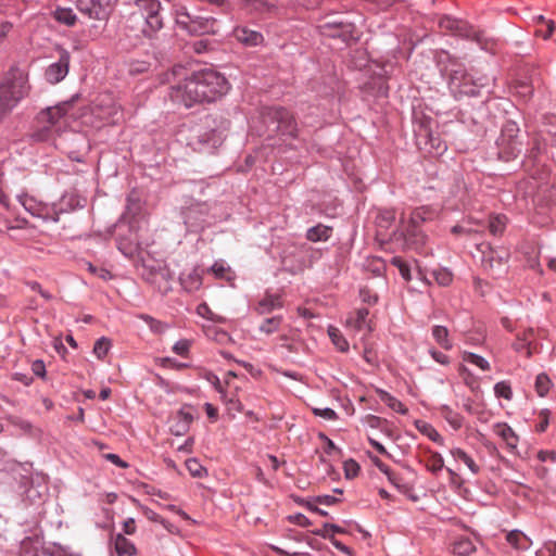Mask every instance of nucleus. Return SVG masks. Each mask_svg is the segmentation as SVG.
<instances>
[{
	"mask_svg": "<svg viewBox=\"0 0 556 556\" xmlns=\"http://www.w3.org/2000/svg\"><path fill=\"white\" fill-rule=\"evenodd\" d=\"M227 79L213 68L194 72L177 85L170 87V99L186 108L211 103L227 93Z\"/></svg>",
	"mask_w": 556,
	"mask_h": 556,
	"instance_id": "f257e3e1",
	"label": "nucleus"
},
{
	"mask_svg": "<svg viewBox=\"0 0 556 556\" xmlns=\"http://www.w3.org/2000/svg\"><path fill=\"white\" fill-rule=\"evenodd\" d=\"M29 91L28 75L17 66H11L0 77V124L28 97Z\"/></svg>",
	"mask_w": 556,
	"mask_h": 556,
	"instance_id": "f03ea898",
	"label": "nucleus"
},
{
	"mask_svg": "<svg viewBox=\"0 0 556 556\" xmlns=\"http://www.w3.org/2000/svg\"><path fill=\"white\" fill-rule=\"evenodd\" d=\"M72 108V102H63L41 111L37 116L38 127L33 138L37 141L55 142V138L61 136L70 124L68 112Z\"/></svg>",
	"mask_w": 556,
	"mask_h": 556,
	"instance_id": "7ed1b4c3",
	"label": "nucleus"
},
{
	"mask_svg": "<svg viewBox=\"0 0 556 556\" xmlns=\"http://www.w3.org/2000/svg\"><path fill=\"white\" fill-rule=\"evenodd\" d=\"M444 72L448 78V87L456 97H475L479 93L480 88L486 86V77L473 78L455 60H450L448 64L444 67Z\"/></svg>",
	"mask_w": 556,
	"mask_h": 556,
	"instance_id": "20e7f679",
	"label": "nucleus"
},
{
	"mask_svg": "<svg viewBox=\"0 0 556 556\" xmlns=\"http://www.w3.org/2000/svg\"><path fill=\"white\" fill-rule=\"evenodd\" d=\"M262 121L269 135L278 136L282 141L298 138V124L294 116L281 106L265 108L262 111Z\"/></svg>",
	"mask_w": 556,
	"mask_h": 556,
	"instance_id": "39448f33",
	"label": "nucleus"
},
{
	"mask_svg": "<svg viewBox=\"0 0 556 556\" xmlns=\"http://www.w3.org/2000/svg\"><path fill=\"white\" fill-rule=\"evenodd\" d=\"M176 24L190 35L202 36L217 33V21L212 16H200L191 13L185 4L174 5Z\"/></svg>",
	"mask_w": 556,
	"mask_h": 556,
	"instance_id": "423d86ee",
	"label": "nucleus"
},
{
	"mask_svg": "<svg viewBox=\"0 0 556 556\" xmlns=\"http://www.w3.org/2000/svg\"><path fill=\"white\" fill-rule=\"evenodd\" d=\"M428 210L420 207L413 211L409 218L406 220L404 216L401 217V224L395 231V236L403 239V245L408 249H419L425 244V235L419 230V226L428 217Z\"/></svg>",
	"mask_w": 556,
	"mask_h": 556,
	"instance_id": "0eeeda50",
	"label": "nucleus"
},
{
	"mask_svg": "<svg viewBox=\"0 0 556 556\" xmlns=\"http://www.w3.org/2000/svg\"><path fill=\"white\" fill-rule=\"evenodd\" d=\"M518 134L519 127L517 123L509 121L504 124L496 141L501 160L510 161L521 153L522 142L519 140Z\"/></svg>",
	"mask_w": 556,
	"mask_h": 556,
	"instance_id": "6e6552de",
	"label": "nucleus"
},
{
	"mask_svg": "<svg viewBox=\"0 0 556 556\" xmlns=\"http://www.w3.org/2000/svg\"><path fill=\"white\" fill-rule=\"evenodd\" d=\"M117 0H77V9L89 18L103 21L112 12Z\"/></svg>",
	"mask_w": 556,
	"mask_h": 556,
	"instance_id": "1a4fd4ad",
	"label": "nucleus"
},
{
	"mask_svg": "<svg viewBox=\"0 0 556 556\" xmlns=\"http://www.w3.org/2000/svg\"><path fill=\"white\" fill-rule=\"evenodd\" d=\"M479 249L482 253V266L493 275H500L504 271V266L508 260V253L504 250H496L489 244H481Z\"/></svg>",
	"mask_w": 556,
	"mask_h": 556,
	"instance_id": "9d476101",
	"label": "nucleus"
},
{
	"mask_svg": "<svg viewBox=\"0 0 556 556\" xmlns=\"http://www.w3.org/2000/svg\"><path fill=\"white\" fill-rule=\"evenodd\" d=\"M135 4L144 16L146 23L151 30L156 31L163 27V18L160 14L162 9L160 0H135Z\"/></svg>",
	"mask_w": 556,
	"mask_h": 556,
	"instance_id": "9b49d317",
	"label": "nucleus"
},
{
	"mask_svg": "<svg viewBox=\"0 0 556 556\" xmlns=\"http://www.w3.org/2000/svg\"><path fill=\"white\" fill-rule=\"evenodd\" d=\"M71 55L65 49H60V58L58 62L50 64L45 73L47 81L50 84H58L68 73Z\"/></svg>",
	"mask_w": 556,
	"mask_h": 556,
	"instance_id": "f8f14e48",
	"label": "nucleus"
},
{
	"mask_svg": "<svg viewBox=\"0 0 556 556\" xmlns=\"http://www.w3.org/2000/svg\"><path fill=\"white\" fill-rule=\"evenodd\" d=\"M121 108L110 93L100 94L94 102V113L101 118L112 119L116 122Z\"/></svg>",
	"mask_w": 556,
	"mask_h": 556,
	"instance_id": "ddd939ff",
	"label": "nucleus"
},
{
	"mask_svg": "<svg viewBox=\"0 0 556 556\" xmlns=\"http://www.w3.org/2000/svg\"><path fill=\"white\" fill-rule=\"evenodd\" d=\"M68 143L80 146L86 152L89 146L86 143L85 139L78 134H70L65 138L61 139L60 143L54 142V146L63 150L72 161L83 162L84 153H81L80 149L71 150L70 147H67Z\"/></svg>",
	"mask_w": 556,
	"mask_h": 556,
	"instance_id": "4468645a",
	"label": "nucleus"
},
{
	"mask_svg": "<svg viewBox=\"0 0 556 556\" xmlns=\"http://www.w3.org/2000/svg\"><path fill=\"white\" fill-rule=\"evenodd\" d=\"M18 202L24 206V208L29 212L33 216L40 217L45 220H53L58 222V214H50L51 208L47 205L38 203L34 198L28 197L26 194L18 195Z\"/></svg>",
	"mask_w": 556,
	"mask_h": 556,
	"instance_id": "2eb2a0df",
	"label": "nucleus"
},
{
	"mask_svg": "<svg viewBox=\"0 0 556 556\" xmlns=\"http://www.w3.org/2000/svg\"><path fill=\"white\" fill-rule=\"evenodd\" d=\"M232 35L237 41L245 47H257L264 42V36L262 33L251 29L248 26L235 27Z\"/></svg>",
	"mask_w": 556,
	"mask_h": 556,
	"instance_id": "dca6fc26",
	"label": "nucleus"
},
{
	"mask_svg": "<svg viewBox=\"0 0 556 556\" xmlns=\"http://www.w3.org/2000/svg\"><path fill=\"white\" fill-rule=\"evenodd\" d=\"M418 144H424L425 148L429 146V152L438 155L446 150L445 142L431 131H426L425 135L419 134Z\"/></svg>",
	"mask_w": 556,
	"mask_h": 556,
	"instance_id": "f3484780",
	"label": "nucleus"
},
{
	"mask_svg": "<svg viewBox=\"0 0 556 556\" xmlns=\"http://www.w3.org/2000/svg\"><path fill=\"white\" fill-rule=\"evenodd\" d=\"M179 280L187 292H195L202 286V273L198 268H193L188 273H182Z\"/></svg>",
	"mask_w": 556,
	"mask_h": 556,
	"instance_id": "a211bd4d",
	"label": "nucleus"
},
{
	"mask_svg": "<svg viewBox=\"0 0 556 556\" xmlns=\"http://www.w3.org/2000/svg\"><path fill=\"white\" fill-rule=\"evenodd\" d=\"M243 10L250 14H265L275 10V7L265 0H239Z\"/></svg>",
	"mask_w": 556,
	"mask_h": 556,
	"instance_id": "6ab92c4d",
	"label": "nucleus"
},
{
	"mask_svg": "<svg viewBox=\"0 0 556 556\" xmlns=\"http://www.w3.org/2000/svg\"><path fill=\"white\" fill-rule=\"evenodd\" d=\"M204 214H205L204 206L198 205V206L190 207L186 212L185 223L188 226L193 227L195 229H202L205 226L206 220H205V218L200 217L199 215L202 216Z\"/></svg>",
	"mask_w": 556,
	"mask_h": 556,
	"instance_id": "aec40b11",
	"label": "nucleus"
},
{
	"mask_svg": "<svg viewBox=\"0 0 556 556\" xmlns=\"http://www.w3.org/2000/svg\"><path fill=\"white\" fill-rule=\"evenodd\" d=\"M506 541L510 546L519 551H526L532 544L531 540L520 530H511L507 532Z\"/></svg>",
	"mask_w": 556,
	"mask_h": 556,
	"instance_id": "412c9836",
	"label": "nucleus"
},
{
	"mask_svg": "<svg viewBox=\"0 0 556 556\" xmlns=\"http://www.w3.org/2000/svg\"><path fill=\"white\" fill-rule=\"evenodd\" d=\"M114 548L117 556H134L137 553L135 544L122 533L114 538Z\"/></svg>",
	"mask_w": 556,
	"mask_h": 556,
	"instance_id": "4be33fe9",
	"label": "nucleus"
},
{
	"mask_svg": "<svg viewBox=\"0 0 556 556\" xmlns=\"http://www.w3.org/2000/svg\"><path fill=\"white\" fill-rule=\"evenodd\" d=\"M494 432L501 437L509 448H515L518 443V437L507 424H496Z\"/></svg>",
	"mask_w": 556,
	"mask_h": 556,
	"instance_id": "5701e85b",
	"label": "nucleus"
},
{
	"mask_svg": "<svg viewBox=\"0 0 556 556\" xmlns=\"http://www.w3.org/2000/svg\"><path fill=\"white\" fill-rule=\"evenodd\" d=\"M415 427L421 434L429 438L432 442L438 443L439 445L444 444L442 435L435 430V428L431 424L424 420H416Z\"/></svg>",
	"mask_w": 556,
	"mask_h": 556,
	"instance_id": "b1692460",
	"label": "nucleus"
},
{
	"mask_svg": "<svg viewBox=\"0 0 556 556\" xmlns=\"http://www.w3.org/2000/svg\"><path fill=\"white\" fill-rule=\"evenodd\" d=\"M332 228L318 224L307 229L306 238L312 242L327 241L331 236Z\"/></svg>",
	"mask_w": 556,
	"mask_h": 556,
	"instance_id": "393cba45",
	"label": "nucleus"
},
{
	"mask_svg": "<svg viewBox=\"0 0 556 556\" xmlns=\"http://www.w3.org/2000/svg\"><path fill=\"white\" fill-rule=\"evenodd\" d=\"M281 306L282 302L279 295L267 294L258 302L256 309L260 314H267L273 309L279 308Z\"/></svg>",
	"mask_w": 556,
	"mask_h": 556,
	"instance_id": "a878e982",
	"label": "nucleus"
},
{
	"mask_svg": "<svg viewBox=\"0 0 556 556\" xmlns=\"http://www.w3.org/2000/svg\"><path fill=\"white\" fill-rule=\"evenodd\" d=\"M53 18L61 24L72 27L77 22V16L70 8H56L53 11Z\"/></svg>",
	"mask_w": 556,
	"mask_h": 556,
	"instance_id": "bb28decb",
	"label": "nucleus"
},
{
	"mask_svg": "<svg viewBox=\"0 0 556 556\" xmlns=\"http://www.w3.org/2000/svg\"><path fill=\"white\" fill-rule=\"evenodd\" d=\"M451 454L456 460L463 462L473 475H478L480 472V466L477 465L472 457L464 450L459 447L452 448Z\"/></svg>",
	"mask_w": 556,
	"mask_h": 556,
	"instance_id": "cd10ccee",
	"label": "nucleus"
},
{
	"mask_svg": "<svg viewBox=\"0 0 556 556\" xmlns=\"http://www.w3.org/2000/svg\"><path fill=\"white\" fill-rule=\"evenodd\" d=\"M432 337L442 349L451 350L453 348V343L450 339L448 330L446 327L434 326L432 328Z\"/></svg>",
	"mask_w": 556,
	"mask_h": 556,
	"instance_id": "c85d7f7f",
	"label": "nucleus"
},
{
	"mask_svg": "<svg viewBox=\"0 0 556 556\" xmlns=\"http://www.w3.org/2000/svg\"><path fill=\"white\" fill-rule=\"evenodd\" d=\"M440 414L453 429L458 430L462 428L464 420L463 416L457 412H454L450 406H441Z\"/></svg>",
	"mask_w": 556,
	"mask_h": 556,
	"instance_id": "c756f323",
	"label": "nucleus"
},
{
	"mask_svg": "<svg viewBox=\"0 0 556 556\" xmlns=\"http://www.w3.org/2000/svg\"><path fill=\"white\" fill-rule=\"evenodd\" d=\"M453 554L457 556H469L476 551L473 542L468 538H460L453 544Z\"/></svg>",
	"mask_w": 556,
	"mask_h": 556,
	"instance_id": "7c9ffc66",
	"label": "nucleus"
},
{
	"mask_svg": "<svg viewBox=\"0 0 556 556\" xmlns=\"http://www.w3.org/2000/svg\"><path fill=\"white\" fill-rule=\"evenodd\" d=\"M379 395H380V400L384 404H387L392 410H394V412H396L399 414H402V415H406L408 413L407 407L400 400H397L396 397L392 396L388 392L380 391Z\"/></svg>",
	"mask_w": 556,
	"mask_h": 556,
	"instance_id": "2f4dec72",
	"label": "nucleus"
},
{
	"mask_svg": "<svg viewBox=\"0 0 556 556\" xmlns=\"http://www.w3.org/2000/svg\"><path fill=\"white\" fill-rule=\"evenodd\" d=\"M368 314L369 312L367 308H358L348 318V326L356 330H361L366 325Z\"/></svg>",
	"mask_w": 556,
	"mask_h": 556,
	"instance_id": "473e14b6",
	"label": "nucleus"
},
{
	"mask_svg": "<svg viewBox=\"0 0 556 556\" xmlns=\"http://www.w3.org/2000/svg\"><path fill=\"white\" fill-rule=\"evenodd\" d=\"M507 218L504 215L491 216L488 222V229L493 236H501L506 228Z\"/></svg>",
	"mask_w": 556,
	"mask_h": 556,
	"instance_id": "72a5a7b5",
	"label": "nucleus"
},
{
	"mask_svg": "<svg viewBox=\"0 0 556 556\" xmlns=\"http://www.w3.org/2000/svg\"><path fill=\"white\" fill-rule=\"evenodd\" d=\"M539 256H540V251L535 247H530L529 251L525 252L527 266L529 268L534 269V270L539 271L540 274H542L543 270L540 265Z\"/></svg>",
	"mask_w": 556,
	"mask_h": 556,
	"instance_id": "f704fd0d",
	"label": "nucleus"
},
{
	"mask_svg": "<svg viewBox=\"0 0 556 556\" xmlns=\"http://www.w3.org/2000/svg\"><path fill=\"white\" fill-rule=\"evenodd\" d=\"M328 334L339 351L346 352L349 350V342L341 334L338 328L330 326L328 328Z\"/></svg>",
	"mask_w": 556,
	"mask_h": 556,
	"instance_id": "c9c22d12",
	"label": "nucleus"
},
{
	"mask_svg": "<svg viewBox=\"0 0 556 556\" xmlns=\"http://www.w3.org/2000/svg\"><path fill=\"white\" fill-rule=\"evenodd\" d=\"M394 220L395 211L393 210H381L376 218L377 226L383 229H388Z\"/></svg>",
	"mask_w": 556,
	"mask_h": 556,
	"instance_id": "e433bc0d",
	"label": "nucleus"
},
{
	"mask_svg": "<svg viewBox=\"0 0 556 556\" xmlns=\"http://www.w3.org/2000/svg\"><path fill=\"white\" fill-rule=\"evenodd\" d=\"M463 361L476 365L477 367L484 371L490 370L489 362L478 354L471 352H464Z\"/></svg>",
	"mask_w": 556,
	"mask_h": 556,
	"instance_id": "4c0bfd02",
	"label": "nucleus"
},
{
	"mask_svg": "<svg viewBox=\"0 0 556 556\" xmlns=\"http://www.w3.org/2000/svg\"><path fill=\"white\" fill-rule=\"evenodd\" d=\"M313 533L315 535L321 536L324 539H333L334 533H344V530L333 523H324L321 529L314 530Z\"/></svg>",
	"mask_w": 556,
	"mask_h": 556,
	"instance_id": "58836bf2",
	"label": "nucleus"
},
{
	"mask_svg": "<svg viewBox=\"0 0 556 556\" xmlns=\"http://www.w3.org/2000/svg\"><path fill=\"white\" fill-rule=\"evenodd\" d=\"M111 348V341L104 337L98 339L93 345V354L99 359H103Z\"/></svg>",
	"mask_w": 556,
	"mask_h": 556,
	"instance_id": "ea45409f",
	"label": "nucleus"
},
{
	"mask_svg": "<svg viewBox=\"0 0 556 556\" xmlns=\"http://www.w3.org/2000/svg\"><path fill=\"white\" fill-rule=\"evenodd\" d=\"M426 467L432 473H438L444 467V460L439 453H432L426 462Z\"/></svg>",
	"mask_w": 556,
	"mask_h": 556,
	"instance_id": "a19ab883",
	"label": "nucleus"
},
{
	"mask_svg": "<svg viewBox=\"0 0 556 556\" xmlns=\"http://www.w3.org/2000/svg\"><path fill=\"white\" fill-rule=\"evenodd\" d=\"M281 321V316L267 318L261 325L260 330L266 334H271L279 329Z\"/></svg>",
	"mask_w": 556,
	"mask_h": 556,
	"instance_id": "79ce46f5",
	"label": "nucleus"
},
{
	"mask_svg": "<svg viewBox=\"0 0 556 556\" xmlns=\"http://www.w3.org/2000/svg\"><path fill=\"white\" fill-rule=\"evenodd\" d=\"M186 467L192 477L202 478L206 475V469L200 464V462L197 458L187 459Z\"/></svg>",
	"mask_w": 556,
	"mask_h": 556,
	"instance_id": "37998d69",
	"label": "nucleus"
},
{
	"mask_svg": "<svg viewBox=\"0 0 556 556\" xmlns=\"http://www.w3.org/2000/svg\"><path fill=\"white\" fill-rule=\"evenodd\" d=\"M551 387V380L545 374H540L535 379V390L540 396H544Z\"/></svg>",
	"mask_w": 556,
	"mask_h": 556,
	"instance_id": "c03bdc74",
	"label": "nucleus"
},
{
	"mask_svg": "<svg viewBox=\"0 0 556 556\" xmlns=\"http://www.w3.org/2000/svg\"><path fill=\"white\" fill-rule=\"evenodd\" d=\"M389 481L396 488L399 489L401 492L403 493H407L412 490V486L405 482L397 473H395L394 471H390L388 475H387Z\"/></svg>",
	"mask_w": 556,
	"mask_h": 556,
	"instance_id": "a18cd8bd",
	"label": "nucleus"
},
{
	"mask_svg": "<svg viewBox=\"0 0 556 556\" xmlns=\"http://www.w3.org/2000/svg\"><path fill=\"white\" fill-rule=\"evenodd\" d=\"M494 392L498 397H504L506 400H511L513 397L510 384L506 381L497 382L494 387Z\"/></svg>",
	"mask_w": 556,
	"mask_h": 556,
	"instance_id": "49530a36",
	"label": "nucleus"
},
{
	"mask_svg": "<svg viewBox=\"0 0 556 556\" xmlns=\"http://www.w3.org/2000/svg\"><path fill=\"white\" fill-rule=\"evenodd\" d=\"M434 280L443 287L448 286L453 280V275L447 269H439L433 271Z\"/></svg>",
	"mask_w": 556,
	"mask_h": 556,
	"instance_id": "de8ad7c7",
	"label": "nucleus"
},
{
	"mask_svg": "<svg viewBox=\"0 0 556 556\" xmlns=\"http://www.w3.org/2000/svg\"><path fill=\"white\" fill-rule=\"evenodd\" d=\"M392 264L399 268L401 276L406 280H410V269L409 266L400 257H393Z\"/></svg>",
	"mask_w": 556,
	"mask_h": 556,
	"instance_id": "09e8293b",
	"label": "nucleus"
},
{
	"mask_svg": "<svg viewBox=\"0 0 556 556\" xmlns=\"http://www.w3.org/2000/svg\"><path fill=\"white\" fill-rule=\"evenodd\" d=\"M516 92L525 99H528L533 93V88L526 81H518L515 86Z\"/></svg>",
	"mask_w": 556,
	"mask_h": 556,
	"instance_id": "8fccbe9b",
	"label": "nucleus"
},
{
	"mask_svg": "<svg viewBox=\"0 0 556 556\" xmlns=\"http://www.w3.org/2000/svg\"><path fill=\"white\" fill-rule=\"evenodd\" d=\"M359 296L363 302L370 304V305L376 304L378 301L377 293L372 292L368 288H362L359 291Z\"/></svg>",
	"mask_w": 556,
	"mask_h": 556,
	"instance_id": "3c124183",
	"label": "nucleus"
},
{
	"mask_svg": "<svg viewBox=\"0 0 556 556\" xmlns=\"http://www.w3.org/2000/svg\"><path fill=\"white\" fill-rule=\"evenodd\" d=\"M189 349H190V341L186 340V339L177 341L173 346L174 353H176L177 355H180V356H186L189 352Z\"/></svg>",
	"mask_w": 556,
	"mask_h": 556,
	"instance_id": "603ef678",
	"label": "nucleus"
},
{
	"mask_svg": "<svg viewBox=\"0 0 556 556\" xmlns=\"http://www.w3.org/2000/svg\"><path fill=\"white\" fill-rule=\"evenodd\" d=\"M179 421H181L182 424H186L187 427L190 426V424L192 422L193 420V414L191 412L190 408L188 407H182L181 409H179V412L177 413V417H176Z\"/></svg>",
	"mask_w": 556,
	"mask_h": 556,
	"instance_id": "864d4df0",
	"label": "nucleus"
},
{
	"mask_svg": "<svg viewBox=\"0 0 556 556\" xmlns=\"http://www.w3.org/2000/svg\"><path fill=\"white\" fill-rule=\"evenodd\" d=\"M313 413L315 416H319L324 419H327V420H334L337 419V413L329 408V407H326V408H313Z\"/></svg>",
	"mask_w": 556,
	"mask_h": 556,
	"instance_id": "5fc2aeb1",
	"label": "nucleus"
},
{
	"mask_svg": "<svg viewBox=\"0 0 556 556\" xmlns=\"http://www.w3.org/2000/svg\"><path fill=\"white\" fill-rule=\"evenodd\" d=\"M513 348L516 352L526 351V355L528 357L531 356L530 342L526 341V339H521L520 337H518L516 342L513 344Z\"/></svg>",
	"mask_w": 556,
	"mask_h": 556,
	"instance_id": "6e6d98bb",
	"label": "nucleus"
},
{
	"mask_svg": "<svg viewBox=\"0 0 556 556\" xmlns=\"http://www.w3.org/2000/svg\"><path fill=\"white\" fill-rule=\"evenodd\" d=\"M87 267L91 274L100 277L103 280H108V279L112 278L111 273L105 268H98L94 265H92L91 263H87Z\"/></svg>",
	"mask_w": 556,
	"mask_h": 556,
	"instance_id": "4d7b16f0",
	"label": "nucleus"
},
{
	"mask_svg": "<svg viewBox=\"0 0 556 556\" xmlns=\"http://www.w3.org/2000/svg\"><path fill=\"white\" fill-rule=\"evenodd\" d=\"M536 556H556V542H547L543 548L536 552Z\"/></svg>",
	"mask_w": 556,
	"mask_h": 556,
	"instance_id": "13d9d810",
	"label": "nucleus"
},
{
	"mask_svg": "<svg viewBox=\"0 0 556 556\" xmlns=\"http://www.w3.org/2000/svg\"><path fill=\"white\" fill-rule=\"evenodd\" d=\"M545 26H546V29H541V28L536 29L535 35L541 36L543 39H548L555 29V24L552 20H548L546 22Z\"/></svg>",
	"mask_w": 556,
	"mask_h": 556,
	"instance_id": "bf43d9fd",
	"label": "nucleus"
},
{
	"mask_svg": "<svg viewBox=\"0 0 556 556\" xmlns=\"http://www.w3.org/2000/svg\"><path fill=\"white\" fill-rule=\"evenodd\" d=\"M384 420L375 415H366L364 418V424L370 428H380Z\"/></svg>",
	"mask_w": 556,
	"mask_h": 556,
	"instance_id": "052dcab7",
	"label": "nucleus"
},
{
	"mask_svg": "<svg viewBox=\"0 0 556 556\" xmlns=\"http://www.w3.org/2000/svg\"><path fill=\"white\" fill-rule=\"evenodd\" d=\"M31 370L37 377L43 378L46 376V365L41 359L33 362Z\"/></svg>",
	"mask_w": 556,
	"mask_h": 556,
	"instance_id": "680f3d73",
	"label": "nucleus"
},
{
	"mask_svg": "<svg viewBox=\"0 0 556 556\" xmlns=\"http://www.w3.org/2000/svg\"><path fill=\"white\" fill-rule=\"evenodd\" d=\"M211 270L212 273L217 277V278H227L229 279L228 275H229V270L224 267V265L222 264H217L215 263L212 267H211Z\"/></svg>",
	"mask_w": 556,
	"mask_h": 556,
	"instance_id": "e2e57ef3",
	"label": "nucleus"
},
{
	"mask_svg": "<svg viewBox=\"0 0 556 556\" xmlns=\"http://www.w3.org/2000/svg\"><path fill=\"white\" fill-rule=\"evenodd\" d=\"M430 354L432 358L441 365H447L450 363V357L442 352L430 350Z\"/></svg>",
	"mask_w": 556,
	"mask_h": 556,
	"instance_id": "0e129e2a",
	"label": "nucleus"
},
{
	"mask_svg": "<svg viewBox=\"0 0 556 556\" xmlns=\"http://www.w3.org/2000/svg\"><path fill=\"white\" fill-rule=\"evenodd\" d=\"M315 503L321 504V505H333L338 502V498L332 495H319L314 498Z\"/></svg>",
	"mask_w": 556,
	"mask_h": 556,
	"instance_id": "69168bd1",
	"label": "nucleus"
},
{
	"mask_svg": "<svg viewBox=\"0 0 556 556\" xmlns=\"http://www.w3.org/2000/svg\"><path fill=\"white\" fill-rule=\"evenodd\" d=\"M123 531L125 534L131 535L136 532V521L134 518H127L123 522Z\"/></svg>",
	"mask_w": 556,
	"mask_h": 556,
	"instance_id": "338daca9",
	"label": "nucleus"
},
{
	"mask_svg": "<svg viewBox=\"0 0 556 556\" xmlns=\"http://www.w3.org/2000/svg\"><path fill=\"white\" fill-rule=\"evenodd\" d=\"M104 457L121 468H127L128 464L124 462L117 454L109 453Z\"/></svg>",
	"mask_w": 556,
	"mask_h": 556,
	"instance_id": "774afa93",
	"label": "nucleus"
}]
</instances>
